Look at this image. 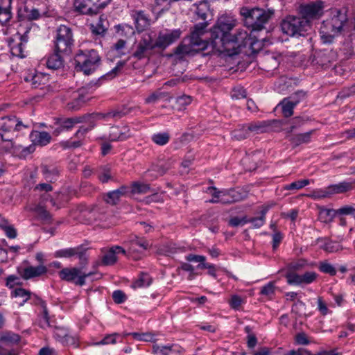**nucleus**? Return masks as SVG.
Returning a JSON list of instances; mask_svg holds the SVG:
<instances>
[{"instance_id":"48","label":"nucleus","mask_w":355,"mask_h":355,"mask_svg":"<svg viewBox=\"0 0 355 355\" xmlns=\"http://www.w3.org/2000/svg\"><path fill=\"white\" fill-rule=\"evenodd\" d=\"M80 122H82V120H80L79 118L67 119L64 120L60 124V130L58 131V132L63 130H70L76 123H78Z\"/></svg>"},{"instance_id":"50","label":"nucleus","mask_w":355,"mask_h":355,"mask_svg":"<svg viewBox=\"0 0 355 355\" xmlns=\"http://www.w3.org/2000/svg\"><path fill=\"white\" fill-rule=\"evenodd\" d=\"M112 178V173L110 167L105 166L101 168L98 174V179L103 183L107 182Z\"/></svg>"},{"instance_id":"15","label":"nucleus","mask_w":355,"mask_h":355,"mask_svg":"<svg viewBox=\"0 0 355 355\" xmlns=\"http://www.w3.org/2000/svg\"><path fill=\"white\" fill-rule=\"evenodd\" d=\"M28 124H23L15 116H6L0 119V134L5 135H13L17 131L28 128Z\"/></svg>"},{"instance_id":"55","label":"nucleus","mask_w":355,"mask_h":355,"mask_svg":"<svg viewBox=\"0 0 355 355\" xmlns=\"http://www.w3.org/2000/svg\"><path fill=\"white\" fill-rule=\"evenodd\" d=\"M275 283L270 282L261 288L260 293L265 296L271 297L275 294Z\"/></svg>"},{"instance_id":"45","label":"nucleus","mask_w":355,"mask_h":355,"mask_svg":"<svg viewBox=\"0 0 355 355\" xmlns=\"http://www.w3.org/2000/svg\"><path fill=\"white\" fill-rule=\"evenodd\" d=\"M42 171L44 179L46 181L52 182L57 180L58 176V171L55 168H49L45 166Z\"/></svg>"},{"instance_id":"3","label":"nucleus","mask_w":355,"mask_h":355,"mask_svg":"<svg viewBox=\"0 0 355 355\" xmlns=\"http://www.w3.org/2000/svg\"><path fill=\"white\" fill-rule=\"evenodd\" d=\"M101 64V58L98 53L94 49L80 50L75 57V68L77 71H81L85 75L95 72Z\"/></svg>"},{"instance_id":"21","label":"nucleus","mask_w":355,"mask_h":355,"mask_svg":"<svg viewBox=\"0 0 355 355\" xmlns=\"http://www.w3.org/2000/svg\"><path fill=\"white\" fill-rule=\"evenodd\" d=\"M73 7L76 12L83 15H96L97 7L94 6L91 0H75Z\"/></svg>"},{"instance_id":"26","label":"nucleus","mask_w":355,"mask_h":355,"mask_svg":"<svg viewBox=\"0 0 355 355\" xmlns=\"http://www.w3.org/2000/svg\"><path fill=\"white\" fill-rule=\"evenodd\" d=\"M132 16L138 31H142L150 24L148 16L142 10L133 12Z\"/></svg>"},{"instance_id":"20","label":"nucleus","mask_w":355,"mask_h":355,"mask_svg":"<svg viewBox=\"0 0 355 355\" xmlns=\"http://www.w3.org/2000/svg\"><path fill=\"white\" fill-rule=\"evenodd\" d=\"M25 81L29 83L33 88H43L49 81V76L45 73L34 71L25 78Z\"/></svg>"},{"instance_id":"62","label":"nucleus","mask_w":355,"mask_h":355,"mask_svg":"<svg viewBox=\"0 0 355 355\" xmlns=\"http://www.w3.org/2000/svg\"><path fill=\"white\" fill-rule=\"evenodd\" d=\"M119 336L117 334H112L104 337L103 340L97 343L96 345H109L116 343V338Z\"/></svg>"},{"instance_id":"36","label":"nucleus","mask_w":355,"mask_h":355,"mask_svg":"<svg viewBox=\"0 0 355 355\" xmlns=\"http://www.w3.org/2000/svg\"><path fill=\"white\" fill-rule=\"evenodd\" d=\"M152 283V278L148 273L141 272L138 279L132 283V288H139L149 286Z\"/></svg>"},{"instance_id":"24","label":"nucleus","mask_w":355,"mask_h":355,"mask_svg":"<svg viewBox=\"0 0 355 355\" xmlns=\"http://www.w3.org/2000/svg\"><path fill=\"white\" fill-rule=\"evenodd\" d=\"M30 139L34 145L44 146L51 142V137L47 132L33 130L30 134Z\"/></svg>"},{"instance_id":"23","label":"nucleus","mask_w":355,"mask_h":355,"mask_svg":"<svg viewBox=\"0 0 355 355\" xmlns=\"http://www.w3.org/2000/svg\"><path fill=\"white\" fill-rule=\"evenodd\" d=\"M129 191L128 187L121 186L120 188L107 193L104 196L105 201L110 205H116L122 197H125Z\"/></svg>"},{"instance_id":"17","label":"nucleus","mask_w":355,"mask_h":355,"mask_svg":"<svg viewBox=\"0 0 355 355\" xmlns=\"http://www.w3.org/2000/svg\"><path fill=\"white\" fill-rule=\"evenodd\" d=\"M131 136L130 128L126 125L112 126L108 135H103L101 137V139L107 140L109 141H118L127 139Z\"/></svg>"},{"instance_id":"32","label":"nucleus","mask_w":355,"mask_h":355,"mask_svg":"<svg viewBox=\"0 0 355 355\" xmlns=\"http://www.w3.org/2000/svg\"><path fill=\"white\" fill-rule=\"evenodd\" d=\"M270 206L267 205L263 207L261 211V215L258 217L247 218V223H250L254 228H259L263 226L266 221V214L268 211Z\"/></svg>"},{"instance_id":"54","label":"nucleus","mask_w":355,"mask_h":355,"mask_svg":"<svg viewBox=\"0 0 355 355\" xmlns=\"http://www.w3.org/2000/svg\"><path fill=\"white\" fill-rule=\"evenodd\" d=\"M132 337L134 339L146 342H153L155 340V336L150 333H133Z\"/></svg>"},{"instance_id":"46","label":"nucleus","mask_w":355,"mask_h":355,"mask_svg":"<svg viewBox=\"0 0 355 355\" xmlns=\"http://www.w3.org/2000/svg\"><path fill=\"white\" fill-rule=\"evenodd\" d=\"M69 335V331L64 327H55L53 331L55 338L62 344L66 340Z\"/></svg>"},{"instance_id":"35","label":"nucleus","mask_w":355,"mask_h":355,"mask_svg":"<svg viewBox=\"0 0 355 355\" xmlns=\"http://www.w3.org/2000/svg\"><path fill=\"white\" fill-rule=\"evenodd\" d=\"M39 304L42 308V318L39 322V325L42 329L50 327V321L46 304L44 301L40 300Z\"/></svg>"},{"instance_id":"25","label":"nucleus","mask_w":355,"mask_h":355,"mask_svg":"<svg viewBox=\"0 0 355 355\" xmlns=\"http://www.w3.org/2000/svg\"><path fill=\"white\" fill-rule=\"evenodd\" d=\"M12 0H0V23L6 24L12 18Z\"/></svg>"},{"instance_id":"33","label":"nucleus","mask_w":355,"mask_h":355,"mask_svg":"<svg viewBox=\"0 0 355 355\" xmlns=\"http://www.w3.org/2000/svg\"><path fill=\"white\" fill-rule=\"evenodd\" d=\"M329 187L331 195L336 193H342L352 190L353 188V183L345 181L330 185Z\"/></svg>"},{"instance_id":"16","label":"nucleus","mask_w":355,"mask_h":355,"mask_svg":"<svg viewBox=\"0 0 355 355\" xmlns=\"http://www.w3.org/2000/svg\"><path fill=\"white\" fill-rule=\"evenodd\" d=\"M87 249L83 245L75 248L60 249L55 252L54 256L57 258H71L76 257L80 265H87L88 259L86 254Z\"/></svg>"},{"instance_id":"44","label":"nucleus","mask_w":355,"mask_h":355,"mask_svg":"<svg viewBox=\"0 0 355 355\" xmlns=\"http://www.w3.org/2000/svg\"><path fill=\"white\" fill-rule=\"evenodd\" d=\"M310 184V180L308 179L300 180L293 182L291 184H286L284 187V190H299Z\"/></svg>"},{"instance_id":"11","label":"nucleus","mask_w":355,"mask_h":355,"mask_svg":"<svg viewBox=\"0 0 355 355\" xmlns=\"http://www.w3.org/2000/svg\"><path fill=\"white\" fill-rule=\"evenodd\" d=\"M157 48L153 36L149 33H144L135 50L132 54L133 57L141 60L148 58L154 49Z\"/></svg>"},{"instance_id":"42","label":"nucleus","mask_w":355,"mask_h":355,"mask_svg":"<svg viewBox=\"0 0 355 355\" xmlns=\"http://www.w3.org/2000/svg\"><path fill=\"white\" fill-rule=\"evenodd\" d=\"M232 137L237 140L246 139L250 136V131L248 125H242L240 128L234 130Z\"/></svg>"},{"instance_id":"28","label":"nucleus","mask_w":355,"mask_h":355,"mask_svg":"<svg viewBox=\"0 0 355 355\" xmlns=\"http://www.w3.org/2000/svg\"><path fill=\"white\" fill-rule=\"evenodd\" d=\"M250 133L261 134L269 131L271 123L269 121L252 122L248 125Z\"/></svg>"},{"instance_id":"18","label":"nucleus","mask_w":355,"mask_h":355,"mask_svg":"<svg viewBox=\"0 0 355 355\" xmlns=\"http://www.w3.org/2000/svg\"><path fill=\"white\" fill-rule=\"evenodd\" d=\"M182 348L175 343L154 344L152 353L155 355H181Z\"/></svg>"},{"instance_id":"37","label":"nucleus","mask_w":355,"mask_h":355,"mask_svg":"<svg viewBox=\"0 0 355 355\" xmlns=\"http://www.w3.org/2000/svg\"><path fill=\"white\" fill-rule=\"evenodd\" d=\"M20 340L21 337L19 335L11 331L4 332L0 336V342L10 345L17 344Z\"/></svg>"},{"instance_id":"41","label":"nucleus","mask_w":355,"mask_h":355,"mask_svg":"<svg viewBox=\"0 0 355 355\" xmlns=\"http://www.w3.org/2000/svg\"><path fill=\"white\" fill-rule=\"evenodd\" d=\"M151 139L155 144L164 146L169 141L170 135L168 132H158L153 134Z\"/></svg>"},{"instance_id":"12","label":"nucleus","mask_w":355,"mask_h":355,"mask_svg":"<svg viewBox=\"0 0 355 355\" xmlns=\"http://www.w3.org/2000/svg\"><path fill=\"white\" fill-rule=\"evenodd\" d=\"M12 139L13 135L0 134V153H10L17 154L20 152L23 153V155H26L33 151L34 148L31 146L23 147L21 145H15Z\"/></svg>"},{"instance_id":"53","label":"nucleus","mask_w":355,"mask_h":355,"mask_svg":"<svg viewBox=\"0 0 355 355\" xmlns=\"http://www.w3.org/2000/svg\"><path fill=\"white\" fill-rule=\"evenodd\" d=\"M318 275L313 271L306 272L302 275V285H308L315 281Z\"/></svg>"},{"instance_id":"14","label":"nucleus","mask_w":355,"mask_h":355,"mask_svg":"<svg viewBox=\"0 0 355 355\" xmlns=\"http://www.w3.org/2000/svg\"><path fill=\"white\" fill-rule=\"evenodd\" d=\"M128 250L126 251L134 259H139L144 255L146 250L149 248L148 242L144 238H139L136 235L131 236L127 242Z\"/></svg>"},{"instance_id":"19","label":"nucleus","mask_w":355,"mask_h":355,"mask_svg":"<svg viewBox=\"0 0 355 355\" xmlns=\"http://www.w3.org/2000/svg\"><path fill=\"white\" fill-rule=\"evenodd\" d=\"M27 42V39L25 35H20L17 34L15 39H12L9 42L10 52L12 55L21 58H25L26 54L24 52V44Z\"/></svg>"},{"instance_id":"10","label":"nucleus","mask_w":355,"mask_h":355,"mask_svg":"<svg viewBox=\"0 0 355 355\" xmlns=\"http://www.w3.org/2000/svg\"><path fill=\"white\" fill-rule=\"evenodd\" d=\"M212 198L209 201L211 203L230 204L243 199L241 194L235 190L218 191L214 187L209 188Z\"/></svg>"},{"instance_id":"9","label":"nucleus","mask_w":355,"mask_h":355,"mask_svg":"<svg viewBox=\"0 0 355 355\" xmlns=\"http://www.w3.org/2000/svg\"><path fill=\"white\" fill-rule=\"evenodd\" d=\"M324 2L316 1L302 4L299 8L301 17L311 26V21L320 19L324 14Z\"/></svg>"},{"instance_id":"13","label":"nucleus","mask_w":355,"mask_h":355,"mask_svg":"<svg viewBox=\"0 0 355 355\" xmlns=\"http://www.w3.org/2000/svg\"><path fill=\"white\" fill-rule=\"evenodd\" d=\"M182 32L180 28L164 29L159 32L157 37L154 40L157 48L165 49L178 41Z\"/></svg>"},{"instance_id":"34","label":"nucleus","mask_w":355,"mask_h":355,"mask_svg":"<svg viewBox=\"0 0 355 355\" xmlns=\"http://www.w3.org/2000/svg\"><path fill=\"white\" fill-rule=\"evenodd\" d=\"M336 214H338V209L320 208L319 210V218L325 223L332 221Z\"/></svg>"},{"instance_id":"64","label":"nucleus","mask_w":355,"mask_h":355,"mask_svg":"<svg viewBox=\"0 0 355 355\" xmlns=\"http://www.w3.org/2000/svg\"><path fill=\"white\" fill-rule=\"evenodd\" d=\"M284 355H311V353L304 348H299L296 350H290Z\"/></svg>"},{"instance_id":"29","label":"nucleus","mask_w":355,"mask_h":355,"mask_svg":"<svg viewBox=\"0 0 355 355\" xmlns=\"http://www.w3.org/2000/svg\"><path fill=\"white\" fill-rule=\"evenodd\" d=\"M115 114L109 112L107 114H102V113H94L89 114L88 116H85L83 117V119L82 121H85L88 123L89 128H91V130L96 125V123L98 121L102 120L105 118L110 117V116H114Z\"/></svg>"},{"instance_id":"49","label":"nucleus","mask_w":355,"mask_h":355,"mask_svg":"<svg viewBox=\"0 0 355 355\" xmlns=\"http://www.w3.org/2000/svg\"><path fill=\"white\" fill-rule=\"evenodd\" d=\"M286 278L288 284L290 285L302 286V275L295 272H289L286 274Z\"/></svg>"},{"instance_id":"56","label":"nucleus","mask_w":355,"mask_h":355,"mask_svg":"<svg viewBox=\"0 0 355 355\" xmlns=\"http://www.w3.org/2000/svg\"><path fill=\"white\" fill-rule=\"evenodd\" d=\"M330 195H331V194L330 192L329 187H328L325 189H319V190L314 191L313 192L311 196L314 199H320V198H327Z\"/></svg>"},{"instance_id":"59","label":"nucleus","mask_w":355,"mask_h":355,"mask_svg":"<svg viewBox=\"0 0 355 355\" xmlns=\"http://www.w3.org/2000/svg\"><path fill=\"white\" fill-rule=\"evenodd\" d=\"M191 102V98L189 96H182L176 99V104L179 109H182L189 105Z\"/></svg>"},{"instance_id":"8","label":"nucleus","mask_w":355,"mask_h":355,"mask_svg":"<svg viewBox=\"0 0 355 355\" xmlns=\"http://www.w3.org/2000/svg\"><path fill=\"white\" fill-rule=\"evenodd\" d=\"M273 11L266 12L260 8L252 10H243L242 15L245 16L247 23L252 26L253 30H261L268 22Z\"/></svg>"},{"instance_id":"60","label":"nucleus","mask_w":355,"mask_h":355,"mask_svg":"<svg viewBox=\"0 0 355 355\" xmlns=\"http://www.w3.org/2000/svg\"><path fill=\"white\" fill-rule=\"evenodd\" d=\"M338 213L340 215H350L355 218V208L350 205H346L338 209Z\"/></svg>"},{"instance_id":"2","label":"nucleus","mask_w":355,"mask_h":355,"mask_svg":"<svg viewBox=\"0 0 355 355\" xmlns=\"http://www.w3.org/2000/svg\"><path fill=\"white\" fill-rule=\"evenodd\" d=\"M207 25V22H201L195 25L191 35L184 38L178 46L176 53L193 55L196 53L207 49L209 42L200 38V36L205 33Z\"/></svg>"},{"instance_id":"31","label":"nucleus","mask_w":355,"mask_h":355,"mask_svg":"<svg viewBox=\"0 0 355 355\" xmlns=\"http://www.w3.org/2000/svg\"><path fill=\"white\" fill-rule=\"evenodd\" d=\"M293 97L284 98L281 103L282 113L285 117H289L293 114V109L299 103L297 99H293Z\"/></svg>"},{"instance_id":"43","label":"nucleus","mask_w":355,"mask_h":355,"mask_svg":"<svg viewBox=\"0 0 355 355\" xmlns=\"http://www.w3.org/2000/svg\"><path fill=\"white\" fill-rule=\"evenodd\" d=\"M150 191L149 184L142 182H134L131 187L132 193H146Z\"/></svg>"},{"instance_id":"1","label":"nucleus","mask_w":355,"mask_h":355,"mask_svg":"<svg viewBox=\"0 0 355 355\" xmlns=\"http://www.w3.org/2000/svg\"><path fill=\"white\" fill-rule=\"evenodd\" d=\"M236 20L233 16H220L211 30L210 45L219 53L233 56L239 53L242 47L249 46L252 52L258 51L263 46V41L255 40L245 30H239L235 35L230 31L236 26Z\"/></svg>"},{"instance_id":"39","label":"nucleus","mask_w":355,"mask_h":355,"mask_svg":"<svg viewBox=\"0 0 355 355\" xmlns=\"http://www.w3.org/2000/svg\"><path fill=\"white\" fill-rule=\"evenodd\" d=\"M84 89H80L78 93L74 94L75 101L68 103V106L69 108L73 110H78L80 106V103H85L87 101L89 98H85L83 94Z\"/></svg>"},{"instance_id":"61","label":"nucleus","mask_w":355,"mask_h":355,"mask_svg":"<svg viewBox=\"0 0 355 355\" xmlns=\"http://www.w3.org/2000/svg\"><path fill=\"white\" fill-rule=\"evenodd\" d=\"M112 299L114 302L117 304H121L125 301L126 296L122 291L117 290L113 292Z\"/></svg>"},{"instance_id":"5","label":"nucleus","mask_w":355,"mask_h":355,"mask_svg":"<svg viewBox=\"0 0 355 355\" xmlns=\"http://www.w3.org/2000/svg\"><path fill=\"white\" fill-rule=\"evenodd\" d=\"M280 26L284 34L296 37L305 35L310 29V25L306 19L293 15L285 17Z\"/></svg>"},{"instance_id":"22","label":"nucleus","mask_w":355,"mask_h":355,"mask_svg":"<svg viewBox=\"0 0 355 355\" xmlns=\"http://www.w3.org/2000/svg\"><path fill=\"white\" fill-rule=\"evenodd\" d=\"M123 254L126 255V250L119 245H114L110 248L102 257V264L105 266H111L116 262V255Z\"/></svg>"},{"instance_id":"57","label":"nucleus","mask_w":355,"mask_h":355,"mask_svg":"<svg viewBox=\"0 0 355 355\" xmlns=\"http://www.w3.org/2000/svg\"><path fill=\"white\" fill-rule=\"evenodd\" d=\"M4 230L6 236L9 239H15L17 236V230L12 225H9L8 223L5 224L1 227Z\"/></svg>"},{"instance_id":"58","label":"nucleus","mask_w":355,"mask_h":355,"mask_svg":"<svg viewBox=\"0 0 355 355\" xmlns=\"http://www.w3.org/2000/svg\"><path fill=\"white\" fill-rule=\"evenodd\" d=\"M186 260L189 262H198L200 263L199 265H203V263H205L206 257L202 255H198V254H189L186 256L185 257Z\"/></svg>"},{"instance_id":"30","label":"nucleus","mask_w":355,"mask_h":355,"mask_svg":"<svg viewBox=\"0 0 355 355\" xmlns=\"http://www.w3.org/2000/svg\"><path fill=\"white\" fill-rule=\"evenodd\" d=\"M63 54L61 52H57L51 55L46 62V64L49 69H58L63 66Z\"/></svg>"},{"instance_id":"47","label":"nucleus","mask_w":355,"mask_h":355,"mask_svg":"<svg viewBox=\"0 0 355 355\" xmlns=\"http://www.w3.org/2000/svg\"><path fill=\"white\" fill-rule=\"evenodd\" d=\"M12 297L22 298V300H23L22 303H21V305H22L24 302L28 301V300L30 298L31 292L27 290H25L22 288H18L15 289L12 291Z\"/></svg>"},{"instance_id":"40","label":"nucleus","mask_w":355,"mask_h":355,"mask_svg":"<svg viewBox=\"0 0 355 355\" xmlns=\"http://www.w3.org/2000/svg\"><path fill=\"white\" fill-rule=\"evenodd\" d=\"M321 64H326L336 60L337 58L336 53L332 50H323L320 52Z\"/></svg>"},{"instance_id":"27","label":"nucleus","mask_w":355,"mask_h":355,"mask_svg":"<svg viewBox=\"0 0 355 355\" xmlns=\"http://www.w3.org/2000/svg\"><path fill=\"white\" fill-rule=\"evenodd\" d=\"M47 272V268L43 265L37 266H28L24 269L21 275L24 279H30L34 277H40Z\"/></svg>"},{"instance_id":"4","label":"nucleus","mask_w":355,"mask_h":355,"mask_svg":"<svg viewBox=\"0 0 355 355\" xmlns=\"http://www.w3.org/2000/svg\"><path fill=\"white\" fill-rule=\"evenodd\" d=\"M346 22L347 17L340 11L331 19L324 21L320 30L322 42L324 44L332 42L334 37L341 33Z\"/></svg>"},{"instance_id":"51","label":"nucleus","mask_w":355,"mask_h":355,"mask_svg":"<svg viewBox=\"0 0 355 355\" xmlns=\"http://www.w3.org/2000/svg\"><path fill=\"white\" fill-rule=\"evenodd\" d=\"M33 211L38 215L43 220H49L51 218L49 212L42 205H37L31 209Z\"/></svg>"},{"instance_id":"7","label":"nucleus","mask_w":355,"mask_h":355,"mask_svg":"<svg viewBox=\"0 0 355 355\" xmlns=\"http://www.w3.org/2000/svg\"><path fill=\"white\" fill-rule=\"evenodd\" d=\"M80 267H66L59 271V277L64 281L73 282L76 285L83 286L86 283V279L96 275L95 272H85L83 268L85 265H80Z\"/></svg>"},{"instance_id":"63","label":"nucleus","mask_w":355,"mask_h":355,"mask_svg":"<svg viewBox=\"0 0 355 355\" xmlns=\"http://www.w3.org/2000/svg\"><path fill=\"white\" fill-rule=\"evenodd\" d=\"M295 343L297 345H307L310 343V340L304 333H300L295 336Z\"/></svg>"},{"instance_id":"52","label":"nucleus","mask_w":355,"mask_h":355,"mask_svg":"<svg viewBox=\"0 0 355 355\" xmlns=\"http://www.w3.org/2000/svg\"><path fill=\"white\" fill-rule=\"evenodd\" d=\"M319 269L322 272L329 274L331 276H334L336 274L335 267L327 261L320 262Z\"/></svg>"},{"instance_id":"38","label":"nucleus","mask_w":355,"mask_h":355,"mask_svg":"<svg viewBox=\"0 0 355 355\" xmlns=\"http://www.w3.org/2000/svg\"><path fill=\"white\" fill-rule=\"evenodd\" d=\"M209 12V8L207 2L201 1L198 4H196V14L199 19L204 20L203 22H207L208 12Z\"/></svg>"},{"instance_id":"6","label":"nucleus","mask_w":355,"mask_h":355,"mask_svg":"<svg viewBox=\"0 0 355 355\" xmlns=\"http://www.w3.org/2000/svg\"><path fill=\"white\" fill-rule=\"evenodd\" d=\"M73 42L71 29L65 25H60L56 31L55 51L61 52L63 55H69L72 51Z\"/></svg>"}]
</instances>
